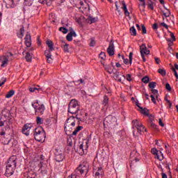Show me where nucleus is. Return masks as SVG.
<instances>
[{"label": "nucleus", "instance_id": "nucleus-62", "mask_svg": "<svg viewBox=\"0 0 178 178\" xmlns=\"http://www.w3.org/2000/svg\"><path fill=\"white\" fill-rule=\"evenodd\" d=\"M90 47H95V40H92L90 43Z\"/></svg>", "mask_w": 178, "mask_h": 178}, {"label": "nucleus", "instance_id": "nucleus-45", "mask_svg": "<svg viewBox=\"0 0 178 178\" xmlns=\"http://www.w3.org/2000/svg\"><path fill=\"white\" fill-rule=\"evenodd\" d=\"M147 6H148L149 9H151L152 10H154V2L148 1L147 2Z\"/></svg>", "mask_w": 178, "mask_h": 178}, {"label": "nucleus", "instance_id": "nucleus-48", "mask_svg": "<svg viewBox=\"0 0 178 178\" xmlns=\"http://www.w3.org/2000/svg\"><path fill=\"white\" fill-rule=\"evenodd\" d=\"M156 87V82H150L149 83V88H155Z\"/></svg>", "mask_w": 178, "mask_h": 178}, {"label": "nucleus", "instance_id": "nucleus-54", "mask_svg": "<svg viewBox=\"0 0 178 178\" xmlns=\"http://www.w3.org/2000/svg\"><path fill=\"white\" fill-rule=\"evenodd\" d=\"M165 88L168 91H172V87H170V84H169V83L165 84Z\"/></svg>", "mask_w": 178, "mask_h": 178}, {"label": "nucleus", "instance_id": "nucleus-31", "mask_svg": "<svg viewBox=\"0 0 178 178\" xmlns=\"http://www.w3.org/2000/svg\"><path fill=\"white\" fill-rule=\"evenodd\" d=\"M99 58L100 59H102L101 62H103V63H104V60H105V59L106 58V55L105 52H101L99 55Z\"/></svg>", "mask_w": 178, "mask_h": 178}, {"label": "nucleus", "instance_id": "nucleus-19", "mask_svg": "<svg viewBox=\"0 0 178 178\" xmlns=\"http://www.w3.org/2000/svg\"><path fill=\"white\" fill-rule=\"evenodd\" d=\"M6 8H15V1L13 0H3Z\"/></svg>", "mask_w": 178, "mask_h": 178}, {"label": "nucleus", "instance_id": "nucleus-23", "mask_svg": "<svg viewBox=\"0 0 178 178\" xmlns=\"http://www.w3.org/2000/svg\"><path fill=\"white\" fill-rule=\"evenodd\" d=\"M26 178H38L37 172L34 171H29L27 174Z\"/></svg>", "mask_w": 178, "mask_h": 178}, {"label": "nucleus", "instance_id": "nucleus-22", "mask_svg": "<svg viewBox=\"0 0 178 178\" xmlns=\"http://www.w3.org/2000/svg\"><path fill=\"white\" fill-rule=\"evenodd\" d=\"M63 159H65V156L63 155V153L55 156V160L56 161V162H62Z\"/></svg>", "mask_w": 178, "mask_h": 178}, {"label": "nucleus", "instance_id": "nucleus-34", "mask_svg": "<svg viewBox=\"0 0 178 178\" xmlns=\"http://www.w3.org/2000/svg\"><path fill=\"white\" fill-rule=\"evenodd\" d=\"M132 123H133L134 126L136 127V129H137L138 127H139L140 125L143 124L141 122H139L138 120H134L132 121Z\"/></svg>", "mask_w": 178, "mask_h": 178}, {"label": "nucleus", "instance_id": "nucleus-1", "mask_svg": "<svg viewBox=\"0 0 178 178\" xmlns=\"http://www.w3.org/2000/svg\"><path fill=\"white\" fill-rule=\"evenodd\" d=\"M17 158L16 156H11L6 164V173L5 175L7 177H10L13 173H15V170L16 169V165L17 164V162L16 161Z\"/></svg>", "mask_w": 178, "mask_h": 178}, {"label": "nucleus", "instance_id": "nucleus-40", "mask_svg": "<svg viewBox=\"0 0 178 178\" xmlns=\"http://www.w3.org/2000/svg\"><path fill=\"white\" fill-rule=\"evenodd\" d=\"M36 123L37 124H42V123H44V120L40 117H37Z\"/></svg>", "mask_w": 178, "mask_h": 178}, {"label": "nucleus", "instance_id": "nucleus-24", "mask_svg": "<svg viewBox=\"0 0 178 178\" xmlns=\"http://www.w3.org/2000/svg\"><path fill=\"white\" fill-rule=\"evenodd\" d=\"M102 104L104 105V106H108V105H109V97H108L106 95H104Z\"/></svg>", "mask_w": 178, "mask_h": 178}, {"label": "nucleus", "instance_id": "nucleus-46", "mask_svg": "<svg viewBox=\"0 0 178 178\" xmlns=\"http://www.w3.org/2000/svg\"><path fill=\"white\" fill-rule=\"evenodd\" d=\"M99 175H102V168H99L97 170V171L96 172L95 177L97 178L99 176Z\"/></svg>", "mask_w": 178, "mask_h": 178}, {"label": "nucleus", "instance_id": "nucleus-4", "mask_svg": "<svg viewBox=\"0 0 178 178\" xmlns=\"http://www.w3.org/2000/svg\"><path fill=\"white\" fill-rule=\"evenodd\" d=\"M88 172V164L87 163H83L81 164L74 171L73 174L68 176L67 178H77V176L83 175V173H87Z\"/></svg>", "mask_w": 178, "mask_h": 178}, {"label": "nucleus", "instance_id": "nucleus-27", "mask_svg": "<svg viewBox=\"0 0 178 178\" xmlns=\"http://www.w3.org/2000/svg\"><path fill=\"white\" fill-rule=\"evenodd\" d=\"M83 129V127L81 126H79L76 128V129L72 132V136H77V134L79 133V131H80V130H81Z\"/></svg>", "mask_w": 178, "mask_h": 178}, {"label": "nucleus", "instance_id": "nucleus-59", "mask_svg": "<svg viewBox=\"0 0 178 178\" xmlns=\"http://www.w3.org/2000/svg\"><path fill=\"white\" fill-rule=\"evenodd\" d=\"M154 60L156 61V63L157 65H159V63H161V59H159V58H158V57H155Z\"/></svg>", "mask_w": 178, "mask_h": 178}, {"label": "nucleus", "instance_id": "nucleus-51", "mask_svg": "<svg viewBox=\"0 0 178 178\" xmlns=\"http://www.w3.org/2000/svg\"><path fill=\"white\" fill-rule=\"evenodd\" d=\"M5 83H6V78H2L0 80V87H1V86H3V84H5Z\"/></svg>", "mask_w": 178, "mask_h": 178}, {"label": "nucleus", "instance_id": "nucleus-63", "mask_svg": "<svg viewBox=\"0 0 178 178\" xmlns=\"http://www.w3.org/2000/svg\"><path fill=\"white\" fill-rule=\"evenodd\" d=\"M159 124H160L161 126V127H163L165 126V124H163V122H162V119H159Z\"/></svg>", "mask_w": 178, "mask_h": 178}, {"label": "nucleus", "instance_id": "nucleus-53", "mask_svg": "<svg viewBox=\"0 0 178 178\" xmlns=\"http://www.w3.org/2000/svg\"><path fill=\"white\" fill-rule=\"evenodd\" d=\"M172 72H173V73H174V74H175V76L177 80H178L177 71H176V69H175V67H172Z\"/></svg>", "mask_w": 178, "mask_h": 178}, {"label": "nucleus", "instance_id": "nucleus-55", "mask_svg": "<svg viewBox=\"0 0 178 178\" xmlns=\"http://www.w3.org/2000/svg\"><path fill=\"white\" fill-rule=\"evenodd\" d=\"M133 62V52L129 53V63L131 64Z\"/></svg>", "mask_w": 178, "mask_h": 178}, {"label": "nucleus", "instance_id": "nucleus-6", "mask_svg": "<svg viewBox=\"0 0 178 178\" xmlns=\"http://www.w3.org/2000/svg\"><path fill=\"white\" fill-rule=\"evenodd\" d=\"M34 138L36 141L41 143L45 140V131L41 127L35 129Z\"/></svg>", "mask_w": 178, "mask_h": 178}, {"label": "nucleus", "instance_id": "nucleus-8", "mask_svg": "<svg viewBox=\"0 0 178 178\" xmlns=\"http://www.w3.org/2000/svg\"><path fill=\"white\" fill-rule=\"evenodd\" d=\"M104 124L106 126H115L116 124V118L108 115L104 119Z\"/></svg>", "mask_w": 178, "mask_h": 178}, {"label": "nucleus", "instance_id": "nucleus-13", "mask_svg": "<svg viewBox=\"0 0 178 178\" xmlns=\"http://www.w3.org/2000/svg\"><path fill=\"white\" fill-rule=\"evenodd\" d=\"M0 62L1 67H6V66H8V63H9V58L6 56H1Z\"/></svg>", "mask_w": 178, "mask_h": 178}, {"label": "nucleus", "instance_id": "nucleus-36", "mask_svg": "<svg viewBox=\"0 0 178 178\" xmlns=\"http://www.w3.org/2000/svg\"><path fill=\"white\" fill-rule=\"evenodd\" d=\"M29 91L31 92H35V91H38V92H41V91H42V89L38 88H30Z\"/></svg>", "mask_w": 178, "mask_h": 178}, {"label": "nucleus", "instance_id": "nucleus-49", "mask_svg": "<svg viewBox=\"0 0 178 178\" xmlns=\"http://www.w3.org/2000/svg\"><path fill=\"white\" fill-rule=\"evenodd\" d=\"M142 27V34H147V28L144 24L141 25Z\"/></svg>", "mask_w": 178, "mask_h": 178}, {"label": "nucleus", "instance_id": "nucleus-10", "mask_svg": "<svg viewBox=\"0 0 178 178\" xmlns=\"http://www.w3.org/2000/svg\"><path fill=\"white\" fill-rule=\"evenodd\" d=\"M152 154H153V155H156V158H157L159 161H163V154H162V152H158L156 148L152 149Z\"/></svg>", "mask_w": 178, "mask_h": 178}, {"label": "nucleus", "instance_id": "nucleus-43", "mask_svg": "<svg viewBox=\"0 0 178 178\" xmlns=\"http://www.w3.org/2000/svg\"><path fill=\"white\" fill-rule=\"evenodd\" d=\"M142 81L143 83H145V84H148V83H149V77L148 76H144L143 79H142Z\"/></svg>", "mask_w": 178, "mask_h": 178}, {"label": "nucleus", "instance_id": "nucleus-58", "mask_svg": "<svg viewBox=\"0 0 178 178\" xmlns=\"http://www.w3.org/2000/svg\"><path fill=\"white\" fill-rule=\"evenodd\" d=\"M115 7H116V10L118 11L119 15H122V11L119 10V6H118V1H115Z\"/></svg>", "mask_w": 178, "mask_h": 178}, {"label": "nucleus", "instance_id": "nucleus-42", "mask_svg": "<svg viewBox=\"0 0 178 178\" xmlns=\"http://www.w3.org/2000/svg\"><path fill=\"white\" fill-rule=\"evenodd\" d=\"M59 31H61L63 34H67L69 30L65 27H60Z\"/></svg>", "mask_w": 178, "mask_h": 178}, {"label": "nucleus", "instance_id": "nucleus-9", "mask_svg": "<svg viewBox=\"0 0 178 178\" xmlns=\"http://www.w3.org/2000/svg\"><path fill=\"white\" fill-rule=\"evenodd\" d=\"M107 53L109 56H113V55H115V44H113V40H111L109 46L107 48Z\"/></svg>", "mask_w": 178, "mask_h": 178}, {"label": "nucleus", "instance_id": "nucleus-11", "mask_svg": "<svg viewBox=\"0 0 178 178\" xmlns=\"http://www.w3.org/2000/svg\"><path fill=\"white\" fill-rule=\"evenodd\" d=\"M32 106L34 108L36 113H40V115H44V112H45V106L44 104H40L37 106L34 104H32Z\"/></svg>", "mask_w": 178, "mask_h": 178}, {"label": "nucleus", "instance_id": "nucleus-44", "mask_svg": "<svg viewBox=\"0 0 178 178\" xmlns=\"http://www.w3.org/2000/svg\"><path fill=\"white\" fill-rule=\"evenodd\" d=\"M167 12L162 11L163 15L165 16V17H169L170 16V10L166 9Z\"/></svg>", "mask_w": 178, "mask_h": 178}, {"label": "nucleus", "instance_id": "nucleus-57", "mask_svg": "<svg viewBox=\"0 0 178 178\" xmlns=\"http://www.w3.org/2000/svg\"><path fill=\"white\" fill-rule=\"evenodd\" d=\"M150 97L152 98V102H153L154 104H156V100L155 99L156 97L154 95H150Z\"/></svg>", "mask_w": 178, "mask_h": 178}, {"label": "nucleus", "instance_id": "nucleus-38", "mask_svg": "<svg viewBox=\"0 0 178 178\" xmlns=\"http://www.w3.org/2000/svg\"><path fill=\"white\" fill-rule=\"evenodd\" d=\"M32 56L31 54L30 53H26V55L25 56V59L26 60V62H31V59H32Z\"/></svg>", "mask_w": 178, "mask_h": 178}, {"label": "nucleus", "instance_id": "nucleus-35", "mask_svg": "<svg viewBox=\"0 0 178 178\" xmlns=\"http://www.w3.org/2000/svg\"><path fill=\"white\" fill-rule=\"evenodd\" d=\"M75 83V86H80V84H86V82L84 81V79H79L78 81H74Z\"/></svg>", "mask_w": 178, "mask_h": 178}, {"label": "nucleus", "instance_id": "nucleus-28", "mask_svg": "<svg viewBox=\"0 0 178 178\" xmlns=\"http://www.w3.org/2000/svg\"><path fill=\"white\" fill-rule=\"evenodd\" d=\"M139 109H140V112H141V113H143V115H146L147 116H148L149 113L148 109L143 108V107H139Z\"/></svg>", "mask_w": 178, "mask_h": 178}, {"label": "nucleus", "instance_id": "nucleus-52", "mask_svg": "<svg viewBox=\"0 0 178 178\" xmlns=\"http://www.w3.org/2000/svg\"><path fill=\"white\" fill-rule=\"evenodd\" d=\"M168 33H170L172 41H176V36H175V34L170 31H168Z\"/></svg>", "mask_w": 178, "mask_h": 178}, {"label": "nucleus", "instance_id": "nucleus-21", "mask_svg": "<svg viewBox=\"0 0 178 178\" xmlns=\"http://www.w3.org/2000/svg\"><path fill=\"white\" fill-rule=\"evenodd\" d=\"M46 44L49 48V50H46V51H49V52H51L55 49L54 48V42H52L51 40H47Z\"/></svg>", "mask_w": 178, "mask_h": 178}, {"label": "nucleus", "instance_id": "nucleus-33", "mask_svg": "<svg viewBox=\"0 0 178 178\" xmlns=\"http://www.w3.org/2000/svg\"><path fill=\"white\" fill-rule=\"evenodd\" d=\"M88 19L90 21V24H92V23H97V22H98V17H92L89 16Z\"/></svg>", "mask_w": 178, "mask_h": 178}, {"label": "nucleus", "instance_id": "nucleus-50", "mask_svg": "<svg viewBox=\"0 0 178 178\" xmlns=\"http://www.w3.org/2000/svg\"><path fill=\"white\" fill-rule=\"evenodd\" d=\"M60 154H63L61 149H55V152H54V155H55V156H56V155H60Z\"/></svg>", "mask_w": 178, "mask_h": 178}, {"label": "nucleus", "instance_id": "nucleus-12", "mask_svg": "<svg viewBox=\"0 0 178 178\" xmlns=\"http://www.w3.org/2000/svg\"><path fill=\"white\" fill-rule=\"evenodd\" d=\"M39 170L40 171V173H42V175H47V173H48V165H47V164L40 162V163L39 164Z\"/></svg>", "mask_w": 178, "mask_h": 178}, {"label": "nucleus", "instance_id": "nucleus-41", "mask_svg": "<svg viewBox=\"0 0 178 178\" xmlns=\"http://www.w3.org/2000/svg\"><path fill=\"white\" fill-rule=\"evenodd\" d=\"M158 73H159V74L161 76H166V70H165V69H159Z\"/></svg>", "mask_w": 178, "mask_h": 178}, {"label": "nucleus", "instance_id": "nucleus-16", "mask_svg": "<svg viewBox=\"0 0 178 178\" xmlns=\"http://www.w3.org/2000/svg\"><path fill=\"white\" fill-rule=\"evenodd\" d=\"M25 45L28 47H31V35L27 33L25 36Z\"/></svg>", "mask_w": 178, "mask_h": 178}, {"label": "nucleus", "instance_id": "nucleus-32", "mask_svg": "<svg viewBox=\"0 0 178 178\" xmlns=\"http://www.w3.org/2000/svg\"><path fill=\"white\" fill-rule=\"evenodd\" d=\"M129 31L131 35H134V36L137 35V31L136 30V28H134V26L131 27L129 29Z\"/></svg>", "mask_w": 178, "mask_h": 178}, {"label": "nucleus", "instance_id": "nucleus-7", "mask_svg": "<svg viewBox=\"0 0 178 178\" xmlns=\"http://www.w3.org/2000/svg\"><path fill=\"white\" fill-rule=\"evenodd\" d=\"M9 112H7V114H2L1 118H0V136H5V130L2 129V126L8 124V118H9Z\"/></svg>", "mask_w": 178, "mask_h": 178}, {"label": "nucleus", "instance_id": "nucleus-3", "mask_svg": "<svg viewBox=\"0 0 178 178\" xmlns=\"http://www.w3.org/2000/svg\"><path fill=\"white\" fill-rule=\"evenodd\" d=\"M79 120L77 117L70 116L67 119L64 124V130L67 134V132L70 133L73 130V127H76V122Z\"/></svg>", "mask_w": 178, "mask_h": 178}, {"label": "nucleus", "instance_id": "nucleus-17", "mask_svg": "<svg viewBox=\"0 0 178 178\" xmlns=\"http://www.w3.org/2000/svg\"><path fill=\"white\" fill-rule=\"evenodd\" d=\"M140 55H142V51H143V55H149V50L147 49V46H145V44H143L140 47Z\"/></svg>", "mask_w": 178, "mask_h": 178}, {"label": "nucleus", "instance_id": "nucleus-39", "mask_svg": "<svg viewBox=\"0 0 178 178\" xmlns=\"http://www.w3.org/2000/svg\"><path fill=\"white\" fill-rule=\"evenodd\" d=\"M140 2H141V4H139V6L140 7V9H142L144 10L145 9V0H139Z\"/></svg>", "mask_w": 178, "mask_h": 178}, {"label": "nucleus", "instance_id": "nucleus-2", "mask_svg": "<svg viewBox=\"0 0 178 178\" xmlns=\"http://www.w3.org/2000/svg\"><path fill=\"white\" fill-rule=\"evenodd\" d=\"M102 65H103L105 70L109 73V74H112V73L114 74L113 77L117 80V81H120V83H122L123 80L126 79V77L124 75L119 74V72L116 71V69L115 68V66H109L108 65H105V63L103 61H101Z\"/></svg>", "mask_w": 178, "mask_h": 178}, {"label": "nucleus", "instance_id": "nucleus-64", "mask_svg": "<svg viewBox=\"0 0 178 178\" xmlns=\"http://www.w3.org/2000/svg\"><path fill=\"white\" fill-rule=\"evenodd\" d=\"M83 147H84V145H83V143H82L79 145V151H84V149H83Z\"/></svg>", "mask_w": 178, "mask_h": 178}, {"label": "nucleus", "instance_id": "nucleus-47", "mask_svg": "<svg viewBox=\"0 0 178 178\" xmlns=\"http://www.w3.org/2000/svg\"><path fill=\"white\" fill-rule=\"evenodd\" d=\"M67 144L69 147H73V140H72V138L67 139Z\"/></svg>", "mask_w": 178, "mask_h": 178}, {"label": "nucleus", "instance_id": "nucleus-29", "mask_svg": "<svg viewBox=\"0 0 178 178\" xmlns=\"http://www.w3.org/2000/svg\"><path fill=\"white\" fill-rule=\"evenodd\" d=\"M152 93L153 95H154V97H156V99H157V101H159V99H158V95H159V93L158 92V90L152 89Z\"/></svg>", "mask_w": 178, "mask_h": 178}, {"label": "nucleus", "instance_id": "nucleus-60", "mask_svg": "<svg viewBox=\"0 0 178 178\" xmlns=\"http://www.w3.org/2000/svg\"><path fill=\"white\" fill-rule=\"evenodd\" d=\"M127 80L128 81H131V74H127Z\"/></svg>", "mask_w": 178, "mask_h": 178}, {"label": "nucleus", "instance_id": "nucleus-61", "mask_svg": "<svg viewBox=\"0 0 178 178\" xmlns=\"http://www.w3.org/2000/svg\"><path fill=\"white\" fill-rule=\"evenodd\" d=\"M140 159H138V158H136L135 159H134L133 161H131V165H134V162H139Z\"/></svg>", "mask_w": 178, "mask_h": 178}, {"label": "nucleus", "instance_id": "nucleus-56", "mask_svg": "<svg viewBox=\"0 0 178 178\" xmlns=\"http://www.w3.org/2000/svg\"><path fill=\"white\" fill-rule=\"evenodd\" d=\"M160 26H162L163 27H164L167 30H168V29H169V26H168V24H166L165 22H161L160 24Z\"/></svg>", "mask_w": 178, "mask_h": 178}, {"label": "nucleus", "instance_id": "nucleus-20", "mask_svg": "<svg viewBox=\"0 0 178 178\" xmlns=\"http://www.w3.org/2000/svg\"><path fill=\"white\" fill-rule=\"evenodd\" d=\"M44 55L47 58V63H52V54H51V52H49V51H45Z\"/></svg>", "mask_w": 178, "mask_h": 178}, {"label": "nucleus", "instance_id": "nucleus-18", "mask_svg": "<svg viewBox=\"0 0 178 178\" xmlns=\"http://www.w3.org/2000/svg\"><path fill=\"white\" fill-rule=\"evenodd\" d=\"M120 3H122V9L124 10L125 16H130V13H129V10H127V6H126V2L124 1H120Z\"/></svg>", "mask_w": 178, "mask_h": 178}, {"label": "nucleus", "instance_id": "nucleus-25", "mask_svg": "<svg viewBox=\"0 0 178 178\" xmlns=\"http://www.w3.org/2000/svg\"><path fill=\"white\" fill-rule=\"evenodd\" d=\"M18 38H23L24 37V26L20 28L19 31L17 33Z\"/></svg>", "mask_w": 178, "mask_h": 178}, {"label": "nucleus", "instance_id": "nucleus-5", "mask_svg": "<svg viewBox=\"0 0 178 178\" xmlns=\"http://www.w3.org/2000/svg\"><path fill=\"white\" fill-rule=\"evenodd\" d=\"M80 111V106H79V102L76 99H72L68 106V112L71 115H76L77 112Z\"/></svg>", "mask_w": 178, "mask_h": 178}, {"label": "nucleus", "instance_id": "nucleus-30", "mask_svg": "<svg viewBox=\"0 0 178 178\" xmlns=\"http://www.w3.org/2000/svg\"><path fill=\"white\" fill-rule=\"evenodd\" d=\"M15 95V90H11L6 95V98H12Z\"/></svg>", "mask_w": 178, "mask_h": 178}, {"label": "nucleus", "instance_id": "nucleus-14", "mask_svg": "<svg viewBox=\"0 0 178 178\" xmlns=\"http://www.w3.org/2000/svg\"><path fill=\"white\" fill-rule=\"evenodd\" d=\"M77 35L73 28L70 29V33L67 35L66 38L67 41H73V37H76Z\"/></svg>", "mask_w": 178, "mask_h": 178}, {"label": "nucleus", "instance_id": "nucleus-37", "mask_svg": "<svg viewBox=\"0 0 178 178\" xmlns=\"http://www.w3.org/2000/svg\"><path fill=\"white\" fill-rule=\"evenodd\" d=\"M64 52H69V44H64L61 45Z\"/></svg>", "mask_w": 178, "mask_h": 178}, {"label": "nucleus", "instance_id": "nucleus-26", "mask_svg": "<svg viewBox=\"0 0 178 178\" xmlns=\"http://www.w3.org/2000/svg\"><path fill=\"white\" fill-rule=\"evenodd\" d=\"M138 130V133H139V134H143V133H144L145 131H147V129L144 128V125H143V124H141L139 127H138L137 128Z\"/></svg>", "mask_w": 178, "mask_h": 178}, {"label": "nucleus", "instance_id": "nucleus-15", "mask_svg": "<svg viewBox=\"0 0 178 178\" xmlns=\"http://www.w3.org/2000/svg\"><path fill=\"white\" fill-rule=\"evenodd\" d=\"M30 129H31V125L30 124H26L22 128L23 134H25V136H29Z\"/></svg>", "mask_w": 178, "mask_h": 178}]
</instances>
